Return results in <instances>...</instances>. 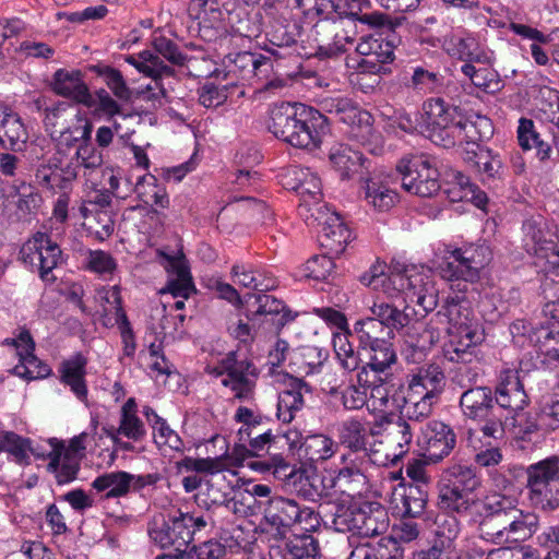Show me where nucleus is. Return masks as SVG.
I'll list each match as a JSON object with an SVG mask.
<instances>
[{
	"label": "nucleus",
	"mask_w": 559,
	"mask_h": 559,
	"mask_svg": "<svg viewBox=\"0 0 559 559\" xmlns=\"http://www.w3.org/2000/svg\"><path fill=\"white\" fill-rule=\"evenodd\" d=\"M312 515V510L301 509L295 500L281 496L270 498L263 510L264 522L278 536H285L293 525L302 522L305 516Z\"/></svg>",
	"instance_id": "2eb2a0df"
},
{
	"label": "nucleus",
	"mask_w": 559,
	"mask_h": 559,
	"mask_svg": "<svg viewBox=\"0 0 559 559\" xmlns=\"http://www.w3.org/2000/svg\"><path fill=\"white\" fill-rule=\"evenodd\" d=\"M62 454L63 453L60 451H50L47 454L49 459L47 471L55 475L58 485L72 483L78 478V474L81 469V461H79V457Z\"/></svg>",
	"instance_id": "72a5a7b5"
},
{
	"label": "nucleus",
	"mask_w": 559,
	"mask_h": 559,
	"mask_svg": "<svg viewBox=\"0 0 559 559\" xmlns=\"http://www.w3.org/2000/svg\"><path fill=\"white\" fill-rule=\"evenodd\" d=\"M300 26L289 24L285 20H274L271 24V43L277 47H292L297 44Z\"/></svg>",
	"instance_id": "864d4df0"
},
{
	"label": "nucleus",
	"mask_w": 559,
	"mask_h": 559,
	"mask_svg": "<svg viewBox=\"0 0 559 559\" xmlns=\"http://www.w3.org/2000/svg\"><path fill=\"white\" fill-rule=\"evenodd\" d=\"M474 145L477 151H466L465 160L489 179L499 177L502 169V162L499 156L493 155L491 150L480 147L478 142Z\"/></svg>",
	"instance_id": "a19ab883"
},
{
	"label": "nucleus",
	"mask_w": 559,
	"mask_h": 559,
	"mask_svg": "<svg viewBox=\"0 0 559 559\" xmlns=\"http://www.w3.org/2000/svg\"><path fill=\"white\" fill-rule=\"evenodd\" d=\"M443 380L444 374L441 368L437 365H429L420 368L418 373L414 376L411 382V388L416 390L417 393H420L418 388L426 390V392L436 393L438 386Z\"/></svg>",
	"instance_id": "6e6d98bb"
},
{
	"label": "nucleus",
	"mask_w": 559,
	"mask_h": 559,
	"mask_svg": "<svg viewBox=\"0 0 559 559\" xmlns=\"http://www.w3.org/2000/svg\"><path fill=\"white\" fill-rule=\"evenodd\" d=\"M132 474L128 472H111L106 473L92 483V487L97 491L109 489L106 498H119L126 496L131 489Z\"/></svg>",
	"instance_id": "4c0bfd02"
},
{
	"label": "nucleus",
	"mask_w": 559,
	"mask_h": 559,
	"mask_svg": "<svg viewBox=\"0 0 559 559\" xmlns=\"http://www.w3.org/2000/svg\"><path fill=\"white\" fill-rule=\"evenodd\" d=\"M228 85L216 86L213 83H205L199 90V103L205 108H215L227 100Z\"/></svg>",
	"instance_id": "338daca9"
},
{
	"label": "nucleus",
	"mask_w": 559,
	"mask_h": 559,
	"mask_svg": "<svg viewBox=\"0 0 559 559\" xmlns=\"http://www.w3.org/2000/svg\"><path fill=\"white\" fill-rule=\"evenodd\" d=\"M396 170L401 175L403 189L411 194L431 198L441 188L438 168L426 154L403 156L396 164Z\"/></svg>",
	"instance_id": "6e6552de"
},
{
	"label": "nucleus",
	"mask_w": 559,
	"mask_h": 559,
	"mask_svg": "<svg viewBox=\"0 0 559 559\" xmlns=\"http://www.w3.org/2000/svg\"><path fill=\"white\" fill-rule=\"evenodd\" d=\"M86 364L87 359L83 355L78 354L70 359L63 360L59 366L61 382L69 385L80 400H84L87 396V388L84 379Z\"/></svg>",
	"instance_id": "bb28decb"
},
{
	"label": "nucleus",
	"mask_w": 559,
	"mask_h": 559,
	"mask_svg": "<svg viewBox=\"0 0 559 559\" xmlns=\"http://www.w3.org/2000/svg\"><path fill=\"white\" fill-rule=\"evenodd\" d=\"M447 474L448 483L440 486L438 504L442 510L463 515L483 500L473 496L480 486V478L473 466L462 464L452 465Z\"/></svg>",
	"instance_id": "20e7f679"
},
{
	"label": "nucleus",
	"mask_w": 559,
	"mask_h": 559,
	"mask_svg": "<svg viewBox=\"0 0 559 559\" xmlns=\"http://www.w3.org/2000/svg\"><path fill=\"white\" fill-rule=\"evenodd\" d=\"M414 430V425L404 418H399L389 427L385 433V442L394 451L393 455L395 457L408 452Z\"/></svg>",
	"instance_id": "ea45409f"
},
{
	"label": "nucleus",
	"mask_w": 559,
	"mask_h": 559,
	"mask_svg": "<svg viewBox=\"0 0 559 559\" xmlns=\"http://www.w3.org/2000/svg\"><path fill=\"white\" fill-rule=\"evenodd\" d=\"M364 559H403L404 551L399 542L391 537H382L374 545L368 544L360 549Z\"/></svg>",
	"instance_id": "8fccbe9b"
},
{
	"label": "nucleus",
	"mask_w": 559,
	"mask_h": 559,
	"mask_svg": "<svg viewBox=\"0 0 559 559\" xmlns=\"http://www.w3.org/2000/svg\"><path fill=\"white\" fill-rule=\"evenodd\" d=\"M506 415L508 433L515 439L531 441L533 435L539 429H544L538 414L523 412L522 409Z\"/></svg>",
	"instance_id": "473e14b6"
},
{
	"label": "nucleus",
	"mask_w": 559,
	"mask_h": 559,
	"mask_svg": "<svg viewBox=\"0 0 559 559\" xmlns=\"http://www.w3.org/2000/svg\"><path fill=\"white\" fill-rule=\"evenodd\" d=\"M311 218L321 226L319 242L331 255H340L344 252L352 239V231L345 225L336 212H330L326 205L317 209L311 213Z\"/></svg>",
	"instance_id": "dca6fc26"
},
{
	"label": "nucleus",
	"mask_w": 559,
	"mask_h": 559,
	"mask_svg": "<svg viewBox=\"0 0 559 559\" xmlns=\"http://www.w3.org/2000/svg\"><path fill=\"white\" fill-rule=\"evenodd\" d=\"M223 70L216 69L213 75L224 80H230L231 86L239 82H249L253 78H260V74L266 73L272 68V61L269 57L250 51L228 53L223 59Z\"/></svg>",
	"instance_id": "9b49d317"
},
{
	"label": "nucleus",
	"mask_w": 559,
	"mask_h": 559,
	"mask_svg": "<svg viewBox=\"0 0 559 559\" xmlns=\"http://www.w3.org/2000/svg\"><path fill=\"white\" fill-rule=\"evenodd\" d=\"M404 294L411 302H415L416 306L420 308L419 318H425L439 305L438 289L435 284L424 275L418 285H412Z\"/></svg>",
	"instance_id": "f704fd0d"
},
{
	"label": "nucleus",
	"mask_w": 559,
	"mask_h": 559,
	"mask_svg": "<svg viewBox=\"0 0 559 559\" xmlns=\"http://www.w3.org/2000/svg\"><path fill=\"white\" fill-rule=\"evenodd\" d=\"M364 461L357 463L352 460L350 463L342 467L337 475L328 478L330 487L336 488L341 493L348 497L361 496L369 489L368 478L362 469Z\"/></svg>",
	"instance_id": "b1692460"
},
{
	"label": "nucleus",
	"mask_w": 559,
	"mask_h": 559,
	"mask_svg": "<svg viewBox=\"0 0 559 559\" xmlns=\"http://www.w3.org/2000/svg\"><path fill=\"white\" fill-rule=\"evenodd\" d=\"M226 555V548L216 540H207L199 546H193L187 551V559H222Z\"/></svg>",
	"instance_id": "774afa93"
},
{
	"label": "nucleus",
	"mask_w": 559,
	"mask_h": 559,
	"mask_svg": "<svg viewBox=\"0 0 559 559\" xmlns=\"http://www.w3.org/2000/svg\"><path fill=\"white\" fill-rule=\"evenodd\" d=\"M271 559H317L319 542L310 534L295 535L283 546L271 550Z\"/></svg>",
	"instance_id": "a878e982"
},
{
	"label": "nucleus",
	"mask_w": 559,
	"mask_h": 559,
	"mask_svg": "<svg viewBox=\"0 0 559 559\" xmlns=\"http://www.w3.org/2000/svg\"><path fill=\"white\" fill-rule=\"evenodd\" d=\"M292 379L290 389L278 394L277 413L278 420L288 424L294 419L295 413L304 406L302 390L310 391V386L300 379Z\"/></svg>",
	"instance_id": "cd10ccee"
},
{
	"label": "nucleus",
	"mask_w": 559,
	"mask_h": 559,
	"mask_svg": "<svg viewBox=\"0 0 559 559\" xmlns=\"http://www.w3.org/2000/svg\"><path fill=\"white\" fill-rule=\"evenodd\" d=\"M426 485L408 484L402 495L403 516L411 519L420 516L427 506L428 492Z\"/></svg>",
	"instance_id": "37998d69"
},
{
	"label": "nucleus",
	"mask_w": 559,
	"mask_h": 559,
	"mask_svg": "<svg viewBox=\"0 0 559 559\" xmlns=\"http://www.w3.org/2000/svg\"><path fill=\"white\" fill-rule=\"evenodd\" d=\"M511 499L491 496L473 506L464 515L477 524L479 536L497 545L509 543Z\"/></svg>",
	"instance_id": "39448f33"
},
{
	"label": "nucleus",
	"mask_w": 559,
	"mask_h": 559,
	"mask_svg": "<svg viewBox=\"0 0 559 559\" xmlns=\"http://www.w3.org/2000/svg\"><path fill=\"white\" fill-rule=\"evenodd\" d=\"M365 198L369 204L379 211H388L397 202L395 191L371 180L366 183Z\"/></svg>",
	"instance_id": "603ef678"
},
{
	"label": "nucleus",
	"mask_w": 559,
	"mask_h": 559,
	"mask_svg": "<svg viewBox=\"0 0 559 559\" xmlns=\"http://www.w3.org/2000/svg\"><path fill=\"white\" fill-rule=\"evenodd\" d=\"M538 417L545 430L559 428V383L542 397Z\"/></svg>",
	"instance_id": "09e8293b"
},
{
	"label": "nucleus",
	"mask_w": 559,
	"mask_h": 559,
	"mask_svg": "<svg viewBox=\"0 0 559 559\" xmlns=\"http://www.w3.org/2000/svg\"><path fill=\"white\" fill-rule=\"evenodd\" d=\"M408 349H427L433 345V331L424 329L421 325L412 324L399 330Z\"/></svg>",
	"instance_id": "13d9d810"
},
{
	"label": "nucleus",
	"mask_w": 559,
	"mask_h": 559,
	"mask_svg": "<svg viewBox=\"0 0 559 559\" xmlns=\"http://www.w3.org/2000/svg\"><path fill=\"white\" fill-rule=\"evenodd\" d=\"M237 352H229L226 358L223 359L225 364V370H227V376L235 380H247L249 379L247 376L257 377L255 368L252 367V364L247 359H238L236 356Z\"/></svg>",
	"instance_id": "69168bd1"
},
{
	"label": "nucleus",
	"mask_w": 559,
	"mask_h": 559,
	"mask_svg": "<svg viewBox=\"0 0 559 559\" xmlns=\"http://www.w3.org/2000/svg\"><path fill=\"white\" fill-rule=\"evenodd\" d=\"M50 86L57 95L70 98L78 104L88 108L96 105L80 70L58 69L52 75Z\"/></svg>",
	"instance_id": "6ab92c4d"
},
{
	"label": "nucleus",
	"mask_w": 559,
	"mask_h": 559,
	"mask_svg": "<svg viewBox=\"0 0 559 559\" xmlns=\"http://www.w3.org/2000/svg\"><path fill=\"white\" fill-rule=\"evenodd\" d=\"M153 47L156 51L155 56H158L162 61V57L174 66H183L187 61V56L180 51L178 45L165 36L155 37Z\"/></svg>",
	"instance_id": "680f3d73"
},
{
	"label": "nucleus",
	"mask_w": 559,
	"mask_h": 559,
	"mask_svg": "<svg viewBox=\"0 0 559 559\" xmlns=\"http://www.w3.org/2000/svg\"><path fill=\"white\" fill-rule=\"evenodd\" d=\"M451 257L453 261L443 270L449 278L474 283L479 278V271L491 260V252L485 245H468L452 251Z\"/></svg>",
	"instance_id": "4468645a"
},
{
	"label": "nucleus",
	"mask_w": 559,
	"mask_h": 559,
	"mask_svg": "<svg viewBox=\"0 0 559 559\" xmlns=\"http://www.w3.org/2000/svg\"><path fill=\"white\" fill-rule=\"evenodd\" d=\"M531 504L550 513L559 508V466L551 456L526 468Z\"/></svg>",
	"instance_id": "0eeeda50"
},
{
	"label": "nucleus",
	"mask_w": 559,
	"mask_h": 559,
	"mask_svg": "<svg viewBox=\"0 0 559 559\" xmlns=\"http://www.w3.org/2000/svg\"><path fill=\"white\" fill-rule=\"evenodd\" d=\"M460 407L465 417L481 420L490 415H498L500 407L496 405L493 393L488 386L466 389L460 397Z\"/></svg>",
	"instance_id": "aec40b11"
},
{
	"label": "nucleus",
	"mask_w": 559,
	"mask_h": 559,
	"mask_svg": "<svg viewBox=\"0 0 559 559\" xmlns=\"http://www.w3.org/2000/svg\"><path fill=\"white\" fill-rule=\"evenodd\" d=\"M419 133L433 144L450 148L463 142L476 144L492 132L490 121L486 117L471 121L459 106L442 97H431L423 103Z\"/></svg>",
	"instance_id": "f257e3e1"
},
{
	"label": "nucleus",
	"mask_w": 559,
	"mask_h": 559,
	"mask_svg": "<svg viewBox=\"0 0 559 559\" xmlns=\"http://www.w3.org/2000/svg\"><path fill=\"white\" fill-rule=\"evenodd\" d=\"M357 503L345 506L342 503L333 504L334 512L331 515V523L335 531L341 533L352 532L355 515L358 509Z\"/></svg>",
	"instance_id": "0e129e2a"
},
{
	"label": "nucleus",
	"mask_w": 559,
	"mask_h": 559,
	"mask_svg": "<svg viewBox=\"0 0 559 559\" xmlns=\"http://www.w3.org/2000/svg\"><path fill=\"white\" fill-rule=\"evenodd\" d=\"M538 526L539 518L537 514L519 509L511 500L509 542L531 538L537 532Z\"/></svg>",
	"instance_id": "c756f323"
},
{
	"label": "nucleus",
	"mask_w": 559,
	"mask_h": 559,
	"mask_svg": "<svg viewBox=\"0 0 559 559\" xmlns=\"http://www.w3.org/2000/svg\"><path fill=\"white\" fill-rule=\"evenodd\" d=\"M323 109L334 115L341 122L350 126L349 134L364 146L369 144L372 135L371 115L361 110L359 106L348 97H328L322 100Z\"/></svg>",
	"instance_id": "9d476101"
},
{
	"label": "nucleus",
	"mask_w": 559,
	"mask_h": 559,
	"mask_svg": "<svg viewBox=\"0 0 559 559\" xmlns=\"http://www.w3.org/2000/svg\"><path fill=\"white\" fill-rule=\"evenodd\" d=\"M2 442L5 451L12 454L17 463H24L28 460L27 452L39 455L32 448L29 439H24L14 432L7 431L2 433Z\"/></svg>",
	"instance_id": "bf43d9fd"
},
{
	"label": "nucleus",
	"mask_w": 559,
	"mask_h": 559,
	"mask_svg": "<svg viewBox=\"0 0 559 559\" xmlns=\"http://www.w3.org/2000/svg\"><path fill=\"white\" fill-rule=\"evenodd\" d=\"M436 396L437 393L425 392L419 401H412V399L406 400L399 418L406 419L416 428L419 423L431 415Z\"/></svg>",
	"instance_id": "49530a36"
},
{
	"label": "nucleus",
	"mask_w": 559,
	"mask_h": 559,
	"mask_svg": "<svg viewBox=\"0 0 559 559\" xmlns=\"http://www.w3.org/2000/svg\"><path fill=\"white\" fill-rule=\"evenodd\" d=\"M34 243L38 247L37 261L40 278L43 281H55L56 278L53 276L49 277V274L61 260V249L45 233H37L34 236Z\"/></svg>",
	"instance_id": "c85d7f7f"
},
{
	"label": "nucleus",
	"mask_w": 559,
	"mask_h": 559,
	"mask_svg": "<svg viewBox=\"0 0 559 559\" xmlns=\"http://www.w3.org/2000/svg\"><path fill=\"white\" fill-rule=\"evenodd\" d=\"M419 443L424 456L436 463L448 456L455 448L456 435L449 425L432 420L423 429V439Z\"/></svg>",
	"instance_id": "f3484780"
},
{
	"label": "nucleus",
	"mask_w": 559,
	"mask_h": 559,
	"mask_svg": "<svg viewBox=\"0 0 559 559\" xmlns=\"http://www.w3.org/2000/svg\"><path fill=\"white\" fill-rule=\"evenodd\" d=\"M21 364L15 366V373L28 380L45 378L50 374V367L35 356L34 352H17Z\"/></svg>",
	"instance_id": "3c124183"
},
{
	"label": "nucleus",
	"mask_w": 559,
	"mask_h": 559,
	"mask_svg": "<svg viewBox=\"0 0 559 559\" xmlns=\"http://www.w3.org/2000/svg\"><path fill=\"white\" fill-rule=\"evenodd\" d=\"M365 528L362 537H372L384 534L390 525L386 509L379 502H365Z\"/></svg>",
	"instance_id": "a18cd8bd"
},
{
	"label": "nucleus",
	"mask_w": 559,
	"mask_h": 559,
	"mask_svg": "<svg viewBox=\"0 0 559 559\" xmlns=\"http://www.w3.org/2000/svg\"><path fill=\"white\" fill-rule=\"evenodd\" d=\"M301 186H299V190L297 195L300 198L299 207L300 210H306L309 213V217H311V213H317V209L323 206L321 204L322 198V188L320 178L312 173L309 168L307 173H300Z\"/></svg>",
	"instance_id": "c9c22d12"
},
{
	"label": "nucleus",
	"mask_w": 559,
	"mask_h": 559,
	"mask_svg": "<svg viewBox=\"0 0 559 559\" xmlns=\"http://www.w3.org/2000/svg\"><path fill=\"white\" fill-rule=\"evenodd\" d=\"M91 71L104 78L105 83L117 98L126 102L131 99L132 92L119 70L105 64H96L91 67Z\"/></svg>",
	"instance_id": "de8ad7c7"
},
{
	"label": "nucleus",
	"mask_w": 559,
	"mask_h": 559,
	"mask_svg": "<svg viewBox=\"0 0 559 559\" xmlns=\"http://www.w3.org/2000/svg\"><path fill=\"white\" fill-rule=\"evenodd\" d=\"M421 276L423 274L417 273L414 267L393 260L389 266L388 283L391 290L405 293L412 285H418Z\"/></svg>",
	"instance_id": "c03bdc74"
},
{
	"label": "nucleus",
	"mask_w": 559,
	"mask_h": 559,
	"mask_svg": "<svg viewBox=\"0 0 559 559\" xmlns=\"http://www.w3.org/2000/svg\"><path fill=\"white\" fill-rule=\"evenodd\" d=\"M110 297L114 299V302L116 304L117 322L119 325L122 342L124 344V349H134V335L131 330L130 322L128 321L127 314L122 309L120 289L117 286H114L111 288Z\"/></svg>",
	"instance_id": "e2e57ef3"
},
{
	"label": "nucleus",
	"mask_w": 559,
	"mask_h": 559,
	"mask_svg": "<svg viewBox=\"0 0 559 559\" xmlns=\"http://www.w3.org/2000/svg\"><path fill=\"white\" fill-rule=\"evenodd\" d=\"M338 438L341 443L346 445L353 452L366 450L367 429L364 424L356 418H349L342 421L338 427Z\"/></svg>",
	"instance_id": "79ce46f5"
},
{
	"label": "nucleus",
	"mask_w": 559,
	"mask_h": 559,
	"mask_svg": "<svg viewBox=\"0 0 559 559\" xmlns=\"http://www.w3.org/2000/svg\"><path fill=\"white\" fill-rule=\"evenodd\" d=\"M93 124L91 121L78 119V123L67 126L59 132L60 144L66 147H72L76 143H83L92 140Z\"/></svg>",
	"instance_id": "4d7b16f0"
},
{
	"label": "nucleus",
	"mask_w": 559,
	"mask_h": 559,
	"mask_svg": "<svg viewBox=\"0 0 559 559\" xmlns=\"http://www.w3.org/2000/svg\"><path fill=\"white\" fill-rule=\"evenodd\" d=\"M354 336L358 337L357 349H388L394 337L393 329L378 322L376 318H367L356 322Z\"/></svg>",
	"instance_id": "4be33fe9"
},
{
	"label": "nucleus",
	"mask_w": 559,
	"mask_h": 559,
	"mask_svg": "<svg viewBox=\"0 0 559 559\" xmlns=\"http://www.w3.org/2000/svg\"><path fill=\"white\" fill-rule=\"evenodd\" d=\"M140 60H135L133 57H129L128 61L133 64L141 73L152 78L157 87L158 93L153 92L151 86L139 93V97L143 100L152 102L154 108L163 106V99L169 100L168 88L163 83L164 79H174L175 69L167 66L159 59L158 56L152 53V51L144 50L139 55Z\"/></svg>",
	"instance_id": "ddd939ff"
},
{
	"label": "nucleus",
	"mask_w": 559,
	"mask_h": 559,
	"mask_svg": "<svg viewBox=\"0 0 559 559\" xmlns=\"http://www.w3.org/2000/svg\"><path fill=\"white\" fill-rule=\"evenodd\" d=\"M495 403L504 414L522 411L528 404V396L516 372L507 371L493 394Z\"/></svg>",
	"instance_id": "412c9836"
},
{
	"label": "nucleus",
	"mask_w": 559,
	"mask_h": 559,
	"mask_svg": "<svg viewBox=\"0 0 559 559\" xmlns=\"http://www.w3.org/2000/svg\"><path fill=\"white\" fill-rule=\"evenodd\" d=\"M26 140L27 133L21 118L5 108L0 121V145L5 150L19 151Z\"/></svg>",
	"instance_id": "7c9ffc66"
},
{
	"label": "nucleus",
	"mask_w": 559,
	"mask_h": 559,
	"mask_svg": "<svg viewBox=\"0 0 559 559\" xmlns=\"http://www.w3.org/2000/svg\"><path fill=\"white\" fill-rule=\"evenodd\" d=\"M150 536L160 548L174 547L176 551H187L192 542L191 533L186 527L181 516H174L169 522H164L160 526L152 528Z\"/></svg>",
	"instance_id": "5701e85b"
},
{
	"label": "nucleus",
	"mask_w": 559,
	"mask_h": 559,
	"mask_svg": "<svg viewBox=\"0 0 559 559\" xmlns=\"http://www.w3.org/2000/svg\"><path fill=\"white\" fill-rule=\"evenodd\" d=\"M238 440L228 460L230 465L241 466L243 462L249 457H260L264 454H270L269 460L253 461L248 465L259 472L265 473L273 471L276 477H287L290 475V467L281 454L271 452V449L276 443V437L271 430L264 431L253 436V429L251 427H242L238 431Z\"/></svg>",
	"instance_id": "7ed1b4c3"
},
{
	"label": "nucleus",
	"mask_w": 559,
	"mask_h": 559,
	"mask_svg": "<svg viewBox=\"0 0 559 559\" xmlns=\"http://www.w3.org/2000/svg\"><path fill=\"white\" fill-rule=\"evenodd\" d=\"M439 316L448 319L449 323L459 325L462 337L467 340L464 346L467 348L481 345L485 334L480 329H471L467 322L472 317L471 302L464 294V289L452 290L442 298Z\"/></svg>",
	"instance_id": "f8f14e48"
},
{
	"label": "nucleus",
	"mask_w": 559,
	"mask_h": 559,
	"mask_svg": "<svg viewBox=\"0 0 559 559\" xmlns=\"http://www.w3.org/2000/svg\"><path fill=\"white\" fill-rule=\"evenodd\" d=\"M159 254L167 261L166 267L171 269L177 275L176 280L169 281L167 290L175 297L188 298L190 292L193 289V284L185 261L164 252H159Z\"/></svg>",
	"instance_id": "58836bf2"
},
{
	"label": "nucleus",
	"mask_w": 559,
	"mask_h": 559,
	"mask_svg": "<svg viewBox=\"0 0 559 559\" xmlns=\"http://www.w3.org/2000/svg\"><path fill=\"white\" fill-rule=\"evenodd\" d=\"M245 301L255 337H278L285 324L295 318L282 300L266 294H247Z\"/></svg>",
	"instance_id": "423d86ee"
},
{
	"label": "nucleus",
	"mask_w": 559,
	"mask_h": 559,
	"mask_svg": "<svg viewBox=\"0 0 559 559\" xmlns=\"http://www.w3.org/2000/svg\"><path fill=\"white\" fill-rule=\"evenodd\" d=\"M330 162L340 173L342 179H349L353 175L368 170L370 162L362 153L347 144H337L330 151Z\"/></svg>",
	"instance_id": "393cba45"
},
{
	"label": "nucleus",
	"mask_w": 559,
	"mask_h": 559,
	"mask_svg": "<svg viewBox=\"0 0 559 559\" xmlns=\"http://www.w3.org/2000/svg\"><path fill=\"white\" fill-rule=\"evenodd\" d=\"M519 145L524 151L536 148V156L540 162H547L551 157V146L540 139L532 119L521 118L518 127Z\"/></svg>",
	"instance_id": "2f4dec72"
},
{
	"label": "nucleus",
	"mask_w": 559,
	"mask_h": 559,
	"mask_svg": "<svg viewBox=\"0 0 559 559\" xmlns=\"http://www.w3.org/2000/svg\"><path fill=\"white\" fill-rule=\"evenodd\" d=\"M542 313L555 322L551 325L533 328L531 323L516 320L510 325L515 347L545 346L546 349H559V302H544Z\"/></svg>",
	"instance_id": "1a4fd4ad"
},
{
	"label": "nucleus",
	"mask_w": 559,
	"mask_h": 559,
	"mask_svg": "<svg viewBox=\"0 0 559 559\" xmlns=\"http://www.w3.org/2000/svg\"><path fill=\"white\" fill-rule=\"evenodd\" d=\"M269 131L278 140L302 150H316L328 130V119L313 107L283 102L270 111Z\"/></svg>",
	"instance_id": "f03ea898"
},
{
	"label": "nucleus",
	"mask_w": 559,
	"mask_h": 559,
	"mask_svg": "<svg viewBox=\"0 0 559 559\" xmlns=\"http://www.w3.org/2000/svg\"><path fill=\"white\" fill-rule=\"evenodd\" d=\"M178 465L187 472L203 474H216L227 468L226 457L224 456L205 459L186 456L178 463Z\"/></svg>",
	"instance_id": "5fc2aeb1"
},
{
	"label": "nucleus",
	"mask_w": 559,
	"mask_h": 559,
	"mask_svg": "<svg viewBox=\"0 0 559 559\" xmlns=\"http://www.w3.org/2000/svg\"><path fill=\"white\" fill-rule=\"evenodd\" d=\"M334 267L335 264L330 253L313 255L305 264L306 276L316 281H325Z\"/></svg>",
	"instance_id": "052dcab7"
},
{
	"label": "nucleus",
	"mask_w": 559,
	"mask_h": 559,
	"mask_svg": "<svg viewBox=\"0 0 559 559\" xmlns=\"http://www.w3.org/2000/svg\"><path fill=\"white\" fill-rule=\"evenodd\" d=\"M356 51L364 57L358 64L359 68L369 73H381L384 71V66L394 58L392 44L372 35L361 37Z\"/></svg>",
	"instance_id": "a211bd4d"
},
{
	"label": "nucleus",
	"mask_w": 559,
	"mask_h": 559,
	"mask_svg": "<svg viewBox=\"0 0 559 559\" xmlns=\"http://www.w3.org/2000/svg\"><path fill=\"white\" fill-rule=\"evenodd\" d=\"M526 247L528 253L545 260L550 269L559 267V243L551 238H546L543 230H534L531 242H527Z\"/></svg>",
	"instance_id": "e433bc0d"
}]
</instances>
